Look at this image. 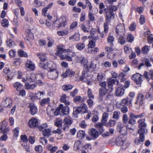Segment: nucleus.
Here are the masks:
<instances>
[{
	"instance_id": "a878e982",
	"label": "nucleus",
	"mask_w": 153,
	"mask_h": 153,
	"mask_svg": "<svg viewBox=\"0 0 153 153\" xmlns=\"http://www.w3.org/2000/svg\"><path fill=\"white\" fill-rule=\"evenodd\" d=\"M22 86L23 85L22 84L19 82H16L14 83L13 85V87L17 91H20Z\"/></svg>"
},
{
	"instance_id": "0e129e2a",
	"label": "nucleus",
	"mask_w": 153,
	"mask_h": 153,
	"mask_svg": "<svg viewBox=\"0 0 153 153\" xmlns=\"http://www.w3.org/2000/svg\"><path fill=\"white\" fill-rule=\"evenodd\" d=\"M128 116L126 114H124L123 116V121L124 123H127L128 122Z\"/></svg>"
},
{
	"instance_id": "c85d7f7f",
	"label": "nucleus",
	"mask_w": 153,
	"mask_h": 153,
	"mask_svg": "<svg viewBox=\"0 0 153 153\" xmlns=\"http://www.w3.org/2000/svg\"><path fill=\"white\" fill-rule=\"evenodd\" d=\"M36 86V84L34 83L33 84H30L28 83H26L25 85V87L26 89H33Z\"/></svg>"
},
{
	"instance_id": "338daca9",
	"label": "nucleus",
	"mask_w": 153,
	"mask_h": 153,
	"mask_svg": "<svg viewBox=\"0 0 153 153\" xmlns=\"http://www.w3.org/2000/svg\"><path fill=\"white\" fill-rule=\"evenodd\" d=\"M81 142L79 140L76 141L74 144V146L76 147L77 149H79Z\"/></svg>"
},
{
	"instance_id": "8fccbe9b",
	"label": "nucleus",
	"mask_w": 153,
	"mask_h": 153,
	"mask_svg": "<svg viewBox=\"0 0 153 153\" xmlns=\"http://www.w3.org/2000/svg\"><path fill=\"white\" fill-rule=\"evenodd\" d=\"M120 115V112L119 111H114L113 113V118L114 119L117 120L119 119Z\"/></svg>"
},
{
	"instance_id": "ea45409f",
	"label": "nucleus",
	"mask_w": 153,
	"mask_h": 153,
	"mask_svg": "<svg viewBox=\"0 0 153 153\" xmlns=\"http://www.w3.org/2000/svg\"><path fill=\"white\" fill-rule=\"evenodd\" d=\"M74 87L70 84L64 85L62 87V88L63 91H67L71 90Z\"/></svg>"
},
{
	"instance_id": "4c0bfd02",
	"label": "nucleus",
	"mask_w": 153,
	"mask_h": 153,
	"mask_svg": "<svg viewBox=\"0 0 153 153\" xmlns=\"http://www.w3.org/2000/svg\"><path fill=\"white\" fill-rule=\"evenodd\" d=\"M26 66L31 70H33L35 68L34 65L31 61H27L26 64Z\"/></svg>"
},
{
	"instance_id": "58836bf2",
	"label": "nucleus",
	"mask_w": 153,
	"mask_h": 153,
	"mask_svg": "<svg viewBox=\"0 0 153 153\" xmlns=\"http://www.w3.org/2000/svg\"><path fill=\"white\" fill-rule=\"evenodd\" d=\"M74 47L73 46H70L69 48L66 49L65 51V53L68 52L71 53L70 55L71 56H74L75 54V52L73 51Z\"/></svg>"
},
{
	"instance_id": "a19ab883",
	"label": "nucleus",
	"mask_w": 153,
	"mask_h": 153,
	"mask_svg": "<svg viewBox=\"0 0 153 153\" xmlns=\"http://www.w3.org/2000/svg\"><path fill=\"white\" fill-rule=\"evenodd\" d=\"M114 38L112 36H110L107 38V42L109 44V45L110 46H113V42H114Z\"/></svg>"
},
{
	"instance_id": "e2e57ef3",
	"label": "nucleus",
	"mask_w": 153,
	"mask_h": 153,
	"mask_svg": "<svg viewBox=\"0 0 153 153\" xmlns=\"http://www.w3.org/2000/svg\"><path fill=\"white\" fill-rule=\"evenodd\" d=\"M125 32V29H123V31L121 32L120 31H118V33H117V37L123 36Z\"/></svg>"
},
{
	"instance_id": "e433bc0d",
	"label": "nucleus",
	"mask_w": 153,
	"mask_h": 153,
	"mask_svg": "<svg viewBox=\"0 0 153 153\" xmlns=\"http://www.w3.org/2000/svg\"><path fill=\"white\" fill-rule=\"evenodd\" d=\"M116 141L117 145L119 146H122L124 143V141L120 137H118L116 138Z\"/></svg>"
},
{
	"instance_id": "393cba45",
	"label": "nucleus",
	"mask_w": 153,
	"mask_h": 153,
	"mask_svg": "<svg viewBox=\"0 0 153 153\" xmlns=\"http://www.w3.org/2000/svg\"><path fill=\"white\" fill-rule=\"evenodd\" d=\"M85 136V131L82 130H80L77 132L76 137L79 139H82L84 138Z\"/></svg>"
},
{
	"instance_id": "5701e85b",
	"label": "nucleus",
	"mask_w": 153,
	"mask_h": 153,
	"mask_svg": "<svg viewBox=\"0 0 153 153\" xmlns=\"http://www.w3.org/2000/svg\"><path fill=\"white\" fill-rule=\"evenodd\" d=\"M67 96L65 94H63L61 96L60 101L61 102H63L66 105H68L70 104L69 101L66 100Z\"/></svg>"
},
{
	"instance_id": "f3484780",
	"label": "nucleus",
	"mask_w": 153,
	"mask_h": 153,
	"mask_svg": "<svg viewBox=\"0 0 153 153\" xmlns=\"http://www.w3.org/2000/svg\"><path fill=\"white\" fill-rule=\"evenodd\" d=\"M44 93L42 91H38L34 96L31 97V99L33 100L35 99H37L40 100L41 98L43 97Z\"/></svg>"
},
{
	"instance_id": "ddd939ff",
	"label": "nucleus",
	"mask_w": 153,
	"mask_h": 153,
	"mask_svg": "<svg viewBox=\"0 0 153 153\" xmlns=\"http://www.w3.org/2000/svg\"><path fill=\"white\" fill-rule=\"evenodd\" d=\"M59 109L64 115H67L69 113V107L67 106H63L62 104H60L59 106Z\"/></svg>"
},
{
	"instance_id": "13d9d810",
	"label": "nucleus",
	"mask_w": 153,
	"mask_h": 153,
	"mask_svg": "<svg viewBox=\"0 0 153 153\" xmlns=\"http://www.w3.org/2000/svg\"><path fill=\"white\" fill-rule=\"evenodd\" d=\"M21 63L19 58H16L14 59L13 63L16 66L19 65Z\"/></svg>"
},
{
	"instance_id": "c756f323",
	"label": "nucleus",
	"mask_w": 153,
	"mask_h": 153,
	"mask_svg": "<svg viewBox=\"0 0 153 153\" xmlns=\"http://www.w3.org/2000/svg\"><path fill=\"white\" fill-rule=\"evenodd\" d=\"M108 117V114L106 112L104 113L102 115L101 123L103 124H106Z\"/></svg>"
},
{
	"instance_id": "9d476101",
	"label": "nucleus",
	"mask_w": 153,
	"mask_h": 153,
	"mask_svg": "<svg viewBox=\"0 0 153 153\" xmlns=\"http://www.w3.org/2000/svg\"><path fill=\"white\" fill-rule=\"evenodd\" d=\"M13 101L9 98H7L3 100V104L4 106L8 108H10L12 105Z\"/></svg>"
},
{
	"instance_id": "052dcab7",
	"label": "nucleus",
	"mask_w": 153,
	"mask_h": 153,
	"mask_svg": "<svg viewBox=\"0 0 153 153\" xmlns=\"http://www.w3.org/2000/svg\"><path fill=\"white\" fill-rule=\"evenodd\" d=\"M92 99H88L87 100V102L89 107L91 108L94 104V101Z\"/></svg>"
},
{
	"instance_id": "49530a36",
	"label": "nucleus",
	"mask_w": 153,
	"mask_h": 153,
	"mask_svg": "<svg viewBox=\"0 0 153 153\" xmlns=\"http://www.w3.org/2000/svg\"><path fill=\"white\" fill-rule=\"evenodd\" d=\"M65 74L67 76H69L71 77L75 74V72H74L71 69H67L65 72Z\"/></svg>"
},
{
	"instance_id": "a211bd4d",
	"label": "nucleus",
	"mask_w": 153,
	"mask_h": 153,
	"mask_svg": "<svg viewBox=\"0 0 153 153\" xmlns=\"http://www.w3.org/2000/svg\"><path fill=\"white\" fill-rule=\"evenodd\" d=\"M108 84L107 85L108 87V91L110 92H112L113 91V86L114 84V79H109L108 81Z\"/></svg>"
},
{
	"instance_id": "774afa93",
	"label": "nucleus",
	"mask_w": 153,
	"mask_h": 153,
	"mask_svg": "<svg viewBox=\"0 0 153 153\" xmlns=\"http://www.w3.org/2000/svg\"><path fill=\"white\" fill-rule=\"evenodd\" d=\"M78 23L77 22H73L71 25L70 26V29H73L74 28L76 27Z\"/></svg>"
},
{
	"instance_id": "aec40b11",
	"label": "nucleus",
	"mask_w": 153,
	"mask_h": 153,
	"mask_svg": "<svg viewBox=\"0 0 153 153\" xmlns=\"http://www.w3.org/2000/svg\"><path fill=\"white\" fill-rule=\"evenodd\" d=\"M27 36L25 39V40L27 41L31 42V40L33 38V36L32 33L30 30H27L26 31Z\"/></svg>"
},
{
	"instance_id": "37998d69",
	"label": "nucleus",
	"mask_w": 153,
	"mask_h": 153,
	"mask_svg": "<svg viewBox=\"0 0 153 153\" xmlns=\"http://www.w3.org/2000/svg\"><path fill=\"white\" fill-rule=\"evenodd\" d=\"M125 29L124 26L122 24H120L117 26L116 29V32L118 33V31L121 32L123 31V29Z\"/></svg>"
},
{
	"instance_id": "f704fd0d",
	"label": "nucleus",
	"mask_w": 153,
	"mask_h": 153,
	"mask_svg": "<svg viewBox=\"0 0 153 153\" xmlns=\"http://www.w3.org/2000/svg\"><path fill=\"white\" fill-rule=\"evenodd\" d=\"M50 101V98H44L40 102V105L42 106H44L45 105L48 104Z\"/></svg>"
},
{
	"instance_id": "20e7f679",
	"label": "nucleus",
	"mask_w": 153,
	"mask_h": 153,
	"mask_svg": "<svg viewBox=\"0 0 153 153\" xmlns=\"http://www.w3.org/2000/svg\"><path fill=\"white\" fill-rule=\"evenodd\" d=\"M75 114H77L80 113L84 114L88 112V107L85 104H84L82 105L78 106L74 111Z\"/></svg>"
},
{
	"instance_id": "de8ad7c7",
	"label": "nucleus",
	"mask_w": 153,
	"mask_h": 153,
	"mask_svg": "<svg viewBox=\"0 0 153 153\" xmlns=\"http://www.w3.org/2000/svg\"><path fill=\"white\" fill-rule=\"evenodd\" d=\"M87 95L88 99H94V96L93 95L91 90L88 88L87 91Z\"/></svg>"
},
{
	"instance_id": "0eeeda50",
	"label": "nucleus",
	"mask_w": 153,
	"mask_h": 153,
	"mask_svg": "<svg viewBox=\"0 0 153 153\" xmlns=\"http://www.w3.org/2000/svg\"><path fill=\"white\" fill-rule=\"evenodd\" d=\"M72 121L71 119L68 117L65 118L63 121V123L64 125L66 126V127L62 126V128L64 131H66L68 129V127L72 123Z\"/></svg>"
},
{
	"instance_id": "cd10ccee",
	"label": "nucleus",
	"mask_w": 153,
	"mask_h": 153,
	"mask_svg": "<svg viewBox=\"0 0 153 153\" xmlns=\"http://www.w3.org/2000/svg\"><path fill=\"white\" fill-rule=\"evenodd\" d=\"M95 67L96 65L92 62H91L90 64H88L87 61V63H85L84 66L86 70H89L90 68H94Z\"/></svg>"
},
{
	"instance_id": "39448f33",
	"label": "nucleus",
	"mask_w": 153,
	"mask_h": 153,
	"mask_svg": "<svg viewBox=\"0 0 153 153\" xmlns=\"http://www.w3.org/2000/svg\"><path fill=\"white\" fill-rule=\"evenodd\" d=\"M144 100V95L141 93L138 94L135 104L139 106H142L143 104Z\"/></svg>"
},
{
	"instance_id": "b1692460",
	"label": "nucleus",
	"mask_w": 153,
	"mask_h": 153,
	"mask_svg": "<svg viewBox=\"0 0 153 153\" xmlns=\"http://www.w3.org/2000/svg\"><path fill=\"white\" fill-rule=\"evenodd\" d=\"M51 131L50 129H44L42 130V134L43 136L48 137L51 135Z\"/></svg>"
},
{
	"instance_id": "f03ea898",
	"label": "nucleus",
	"mask_w": 153,
	"mask_h": 153,
	"mask_svg": "<svg viewBox=\"0 0 153 153\" xmlns=\"http://www.w3.org/2000/svg\"><path fill=\"white\" fill-rule=\"evenodd\" d=\"M145 120L144 119H139L137 121L138 123V127L139 129L138 130V133H145V128L146 127V124L145 123Z\"/></svg>"
},
{
	"instance_id": "1a4fd4ad",
	"label": "nucleus",
	"mask_w": 153,
	"mask_h": 153,
	"mask_svg": "<svg viewBox=\"0 0 153 153\" xmlns=\"http://www.w3.org/2000/svg\"><path fill=\"white\" fill-rule=\"evenodd\" d=\"M140 134L138 138H136L134 140L135 143L137 145H139L143 142L145 140L144 133H138Z\"/></svg>"
},
{
	"instance_id": "3c124183",
	"label": "nucleus",
	"mask_w": 153,
	"mask_h": 153,
	"mask_svg": "<svg viewBox=\"0 0 153 153\" xmlns=\"http://www.w3.org/2000/svg\"><path fill=\"white\" fill-rule=\"evenodd\" d=\"M95 43L93 41L90 42L88 45V49H91L92 48H94L95 46Z\"/></svg>"
},
{
	"instance_id": "c9c22d12",
	"label": "nucleus",
	"mask_w": 153,
	"mask_h": 153,
	"mask_svg": "<svg viewBox=\"0 0 153 153\" xmlns=\"http://www.w3.org/2000/svg\"><path fill=\"white\" fill-rule=\"evenodd\" d=\"M85 98H82L81 97L77 96L75 97L74 100V101L76 102H82L85 101Z\"/></svg>"
},
{
	"instance_id": "a18cd8bd",
	"label": "nucleus",
	"mask_w": 153,
	"mask_h": 153,
	"mask_svg": "<svg viewBox=\"0 0 153 153\" xmlns=\"http://www.w3.org/2000/svg\"><path fill=\"white\" fill-rule=\"evenodd\" d=\"M118 39V42L121 45H124L126 43V41L123 36L117 37Z\"/></svg>"
},
{
	"instance_id": "4d7b16f0",
	"label": "nucleus",
	"mask_w": 153,
	"mask_h": 153,
	"mask_svg": "<svg viewBox=\"0 0 153 153\" xmlns=\"http://www.w3.org/2000/svg\"><path fill=\"white\" fill-rule=\"evenodd\" d=\"M48 127V125L46 123H44L41 126H38V128L39 131H42L44 129H46V128Z\"/></svg>"
},
{
	"instance_id": "2f4dec72",
	"label": "nucleus",
	"mask_w": 153,
	"mask_h": 153,
	"mask_svg": "<svg viewBox=\"0 0 153 153\" xmlns=\"http://www.w3.org/2000/svg\"><path fill=\"white\" fill-rule=\"evenodd\" d=\"M76 47L78 50L81 51L85 47V45L84 42H80L76 45Z\"/></svg>"
},
{
	"instance_id": "dca6fc26",
	"label": "nucleus",
	"mask_w": 153,
	"mask_h": 153,
	"mask_svg": "<svg viewBox=\"0 0 153 153\" xmlns=\"http://www.w3.org/2000/svg\"><path fill=\"white\" fill-rule=\"evenodd\" d=\"M124 91L123 87H118L115 90V94L117 96H121L124 94Z\"/></svg>"
},
{
	"instance_id": "603ef678",
	"label": "nucleus",
	"mask_w": 153,
	"mask_h": 153,
	"mask_svg": "<svg viewBox=\"0 0 153 153\" xmlns=\"http://www.w3.org/2000/svg\"><path fill=\"white\" fill-rule=\"evenodd\" d=\"M134 36L131 34H129L127 37L126 41L129 42H132L134 41Z\"/></svg>"
},
{
	"instance_id": "4be33fe9",
	"label": "nucleus",
	"mask_w": 153,
	"mask_h": 153,
	"mask_svg": "<svg viewBox=\"0 0 153 153\" xmlns=\"http://www.w3.org/2000/svg\"><path fill=\"white\" fill-rule=\"evenodd\" d=\"M76 59L78 62H80L83 64V66H84L85 63H87V59L83 56H77L76 57Z\"/></svg>"
},
{
	"instance_id": "72a5a7b5",
	"label": "nucleus",
	"mask_w": 153,
	"mask_h": 153,
	"mask_svg": "<svg viewBox=\"0 0 153 153\" xmlns=\"http://www.w3.org/2000/svg\"><path fill=\"white\" fill-rule=\"evenodd\" d=\"M108 91L106 88H101L99 90V94L100 96L102 97L105 95Z\"/></svg>"
},
{
	"instance_id": "69168bd1",
	"label": "nucleus",
	"mask_w": 153,
	"mask_h": 153,
	"mask_svg": "<svg viewBox=\"0 0 153 153\" xmlns=\"http://www.w3.org/2000/svg\"><path fill=\"white\" fill-rule=\"evenodd\" d=\"M85 1L86 5L87 7H89V11H90L92 9V6L88 0H85Z\"/></svg>"
},
{
	"instance_id": "473e14b6",
	"label": "nucleus",
	"mask_w": 153,
	"mask_h": 153,
	"mask_svg": "<svg viewBox=\"0 0 153 153\" xmlns=\"http://www.w3.org/2000/svg\"><path fill=\"white\" fill-rule=\"evenodd\" d=\"M102 124V123H98L95 126V127L99 129V131L100 133H102L104 131V130L103 128Z\"/></svg>"
},
{
	"instance_id": "864d4df0",
	"label": "nucleus",
	"mask_w": 153,
	"mask_h": 153,
	"mask_svg": "<svg viewBox=\"0 0 153 153\" xmlns=\"http://www.w3.org/2000/svg\"><path fill=\"white\" fill-rule=\"evenodd\" d=\"M9 22L7 19H3L1 22V25L3 27H7L8 25Z\"/></svg>"
},
{
	"instance_id": "09e8293b",
	"label": "nucleus",
	"mask_w": 153,
	"mask_h": 153,
	"mask_svg": "<svg viewBox=\"0 0 153 153\" xmlns=\"http://www.w3.org/2000/svg\"><path fill=\"white\" fill-rule=\"evenodd\" d=\"M68 31L67 30H64L63 31H58L57 33L59 36H64L66 35L68 33Z\"/></svg>"
},
{
	"instance_id": "6e6d98bb",
	"label": "nucleus",
	"mask_w": 153,
	"mask_h": 153,
	"mask_svg": "<svg viewBox=\"0 0 153 153\" xmlns=\"http://www.w3.org/2000/svg\"><path fill=\"white\" fill-rule=\"evenodd\" d=\"M62 124V120L60 119H56V121L55 122V125L57 127L61 126Z\"/></svg>"
},
{
	"instance_id": "5fc2aeb1",
	"label": "nucleus",
	"mask_w": 153,
	"mask_h": 153,
	"mask_svg": "<svg viewBox=\"0 0 153 153\" xmlns=\"http://www.w3.org/2000/svg\"><path fill=\"white\" fill-rule=\"evenodd\" d=\"M35 149L37 153H40L42 152L43 149L41 145H39L35 147Z\"/></svg>"
},
{
	"instance_id": "c03bdc74",
	"label": "nucleus",
	"mask_w": 153,
	"mask_h": 153,
	"mask_svg": "<svg viewBox=\"0 0 153 153\" xmlns=\"http://www.w3.org/2000/svg\"><path fill=\"white\" fill-rule=\"evenodd\" d=\"M18 55L20 57H27L28 56L26 52H24L22 50H19L18 51Z\"/></svg>"
},
{
	"instance_id": "9b49d317",
	"label": "nucleus",
	"mask_w": 153,
	"mask_h": 153,
	"mask_svg": "<svg viewBox=\"0 0 153 153\" xmlns=\"http://www.w3.org/2000/svg\"><path fill=\"white\" fill-rule=\"evenodd\" d=\"M132 100V98L128 97H126L125 99H123L119 103V106H125L128 103L131 104V103Z\"/></svg>"
},
{
	"instance_id": "bb28decb",
	"label": "nucleus",
	"mask_w": 153,
	"mask_h": 153,
	"mask_svg": "<svg viewBox=\"0 0 153 153\" xmlns=\"http://www.w3.org/2000/svg\"><path fill=\"white\" fill-rule=\"evenodd\" d=\"M39 76H40V74L35 75L34 73H31L30 74L29 78H28V82H31L35 81V80L36 79L37 77Z\"/></svg>"
},
{
	"instance_id": "680f3d73",
	"label": "nucleus",
	"mask_w": 153,
	"mask_h": 153,
	"mask_svg": "<svg viewBox=\"0 0 153 153\" xmlns=\"http://www.w3.org/2000/svg\"><path fill=\"white\" fill-rule=\"evenodd\" d=\"M80 27L82 30L85 33L88 32L89 31V29H88L84 24H81Z\"/></svg>"
},
{
	"instance_id": "2eb2a0df",
	"label": "nucleus",
	"mask_w": 153,
	"mask_h": 153,
	"mask_svg": "<svg viewBox=\"0 0 153 153\" xmlns=\"http://www.w3.org/2000/svg\"><path fill=\"white\" fill-rule=\"evenodd\" d=\"M89 71V70H86L85 68L84 67L82 73V76L80 77L79 79L80 80L82 81L84 79H86L87 78L89 77V75L88 73Z\"/></svg>"
},
{
	"instance_id": "f8f14e48",
	"label": "nucleus",
	"mask_w": 153,
	"mask_h": 153,
	"mask_svg": "<svg viewBox=\"0 0 153 153\" xmlns=\"http://www.w3.org/2000/svg\"><path fill=\"white\" fill-rule=\"evenodd\" d=\"M29 108H30L31 114L32 115H34L37 113V109L34 104L33 103H30L29 106Z\"/></svg>"
},
{
	"instance_id": "bf43d9fd",
	"label": "nucleus",
	"mask_w": 153,
	"mask_h": 153,
	"mask_svg": "<svg viewBox=\"0 0 153 153\" xmlns=\"http://www.w3.org/2000/svg\"><path fill=\"white\" fill-rule=\"evenodd\" d=\"M88 17L89 19L91 21H94L95 20V18L94 15L91 12H89L88 14Z\"/></svg>"
},
{
	"instance_id": "7c9ffc66",
	"label": "nucleus",
	"mask_w": 153,
	"mask_h": 153,
	"mask_svg": "<svg viewBox=\"0 0 153 153\" xmlns=\"http://www.w3.org/2000/svg\"><path fill=\"white\" fill-rule=\"evenodd\" d=\"M37 55L42 62H44L46 60L47 56L44 53H38Z\"/></svg>"
},
{
	"instance_id": "6e6552de",
	"label": "nucleus",
	"mask_w": 153,
	"mask_h": 153,
	"mask_svg": "<svg viewBox=\"0 0 153 153\" xmlns=\"http://www.w3.org/2000/svg\"><path fill=\"white\" fill-rule=\"evenodd\" d=\"M117 129L120 133L123 135H125L127 134V129L124 126V124L123 123H119L117 125Z\"/></svg>"
},
{
	"instance_id": "423d86ee",
	"label": "nucleus",
	"mask_w": 153,
	"mask_h": 153,
	"mask_svg": "<svg viewBox=\"0 0 153 153\" xmlns=\"http://www.w3.org/2000/svg\"><path fill=\"white\" fill-rule=\"evenodd\" d=\"M142 76L139 73H136L132 75L131 78L137 84H140L142 81Z\"/></svg>"
},
{
	"instance_id": "4468645a",
	"label": "nucleus",
	"mask_w": 153,
	"mask_h": 153,
	"mask_svg": "<svg viewBox=\"0 0 153 153\" xmlns=\"http://www.w3.org/2000/svg\"><path fill=\"white\" fill-rule=\"evenodd\" d=\"M28 124L30 127H35L38 126V120L35 118H32L29 120Z\"/></svg>"
},
{
	"instance_id": "7ed1b4c3",
	"label": "nucleus",
	"mask_w": 153,
	"mask_h": 153,
	"mask_svg": "<svg viewBox=\"0 0 153 153\" xmlns=\"http://www.w3.org/2000/svg\"><path fill=\"white\" fill-rule=\"evenodd\" d=\"M58 74V71L56 69L51 68L47 74L49 78L55 80L57 78Z\"/></svg>"
},
{
	"instance_id": "412c9836",
	"label": "nucleus",
	"mask_w": 153,
	"mask_h": 153,
	"mask_svg": "<svg viewBox=\"0 0 153 153\" xmlns=\"http://www.w3.org/2000/svg\"><path fill=\"white\" fill-rule=\"evenodd\" d=\"M89 134L93 138H96L98 136V132L94 129H91L89 132Z\"/></svg>"
},
{
	"instance_id": "79ce46f5",
	"label": "nucleus",
	"mask_w": 153,
	"mask_h": 153,
	"mask_svg": "<svg viewBox=\"0 0 153 153\" xmlns=\"http://www.w3.org/2000/svg\"><path fill=\"white\" fill-rule=\"evenodd\" d=\"M141 50L142 53L147 54L150 51V47L147 45L145 46L142 48Z\"/></svg>"
},
{
	"instance_id": "6ab92c4d",
	"label": "nucleus",
	"mask_w": 153,
	"mask_h": 153,
	"mask_svg": "<svg viewBox=\"0 0 153 153\" xmlns=\"http://www.w3.org/2000/svg\"><path fill=\"white\" fill-rule=\"evenodd\" d=\"M57 51L56 54L57 56H60L62 53H65V49L63 48V45H59L57 46Z\"/></svg>"
},
{
	"instance_id": "f257e3e1",
	"label": "nucleus",
	"mask_w": 153,
	"mask_h": 153,
	"mask_svg": "<svg viewBox=\"0 0 153 153\" xmlns=\"http://www.w3.org/2000/svg\"><path fill=\"white\" fill-rule=\"evenodd\" d=\"M117 10V7L114 5L110 6L108 8H105L104 9L106 14L105 18L107 22H110L111 19H114L115 14L113 13V11Z\"/></svg>"
}]
</instances>
